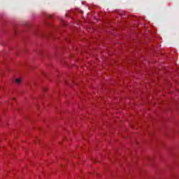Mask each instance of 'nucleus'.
<instances>
[{
	"instance_id": "1",
	"label": "nucleus",
	"mask_w": 179,
	"mask_h": 179,
	"mask_svg": "<svg viewBox=\"0 0 179 179\" xmlns=\"http://www.w3.org/2000/svg\"><path fill=\"white\" fill-rule=\"evenodd\" d=\"M15 82H16V83H17V85H19V83H20L22 82V79L17 78L15 80Z\"/></svg>"
}]
</instances>
